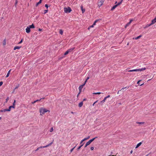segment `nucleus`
Listing matches in <instances>:
<instances>
[{
	"instance_id": "nucleus-26",
	"label": "nucleus",
	"mask_w": 156,
	"mask_h": 156,
	"mask_svg": "<svg viewBox=\"0 0 156 156\" xmlns=\"http://www.w3.org/2000/svg\"><path fill=\"white\" fill-rule=\"evenodd\" d=\"M41 1H40L38 2L37 4H36V6L37 7L38 6V5L40 4H41Z\"/></svg>"
},
{
	"instance_id": "nucleus-64",
	"label": "nucleus",
	"mask_w": 156,
	"mask_h": 156,
	"mask_svg": "<svg viewBox=\"0 0 156 156\" xmlns=\"http://www.w3.org/2000/svg\"><path fill=\"white\" fill-rule=\"evenodd\" d=\"M120 91V90H119V91H118V92H117V94H119V92Z\"/></svg>"
},
{
	"instance_id": "nucleus-16",
	"label": "nucleus",
	"mask_w": 156,
	"mask_h": 156,
	"mask_svg": "<svg viewBox=\"0 0 156 156\" xmlns=\"http://www.w3.org/2000/svg\"><path fill=\"white\" fill-rule=\"evenodd\" d=\"M21 47H19V46H16L14 48V50H16V49H19Z\"/></svg>"
},
{
	"instance_id": "nucleus-10",
	"label": "nucleus",
	"mask_w": 156,
	"mask_h": 156,
	"mask_svg": "<svg viewBox=\"0 0 156 156\" xmlns=\"http://www.w3.org/2000/svg\"><path fill=\"white\" fill-rule=\"evenodd\" d=\"M28 27L30 28H35V27L34 24H32L31 25H29Z\"/></svg>"
},
{
	"instance_id": "nucleus-18",
	"label": "nucleus",
	"mask_w": 156,
	"mask_h": 156,
	"mask_svg": "<svg viewBox=\"0 0 156 156\" xmlns=\"http://www.w3.org/2000/svg\"><path fill=\"white\" fill-rule=\"evenodd\" d=\"M117 6V5H116L114 6L112 8L111 10H113Z\"/></svg>"
},
{
	"instance_id": "nucleus-54",
	"label": "nucleus",
	"mask_w": 156,
	"mask_h": 156,
	"mask_svg": "<svg viewBox=\"0 0 156 156\" xmlns=\"http://www.w3.org/2000/svg\"><path fill=\"white\" fill-rule=\"evenodd\" d=\"M110 97V96L109 95H108V96H107V97H105V98H106L107 99V98H109V97Z\"/></svg>"
},
{
	"instance_id": "nucleus-53",
	"label": "nucleus",
	"mask_w": 156,
	"mask_h": 156,
	"mask_svg": "<svg viewBox=\"0 0 156 156\" xmlns=\"http://www.w3.org/2000/svg\"><path fill=\"white\" fill-rule=\"evenodd\" d=\"M38 30L39 31H42V29H41L40 28H39Z\"/></svg>"
},
{
	"instance_id": "nucleus-2",
	"label": "nucleus",
	"mask_w": 156,
	"mask_h": 156,
	"mask_svg": "<svg viewBox=\"0 0 156 156\" xmlns=\"http://www.w3.org/2000/svg\"><path fill=\"white\" fill-rule=\"evenodd\" d=\"M146 68H143L142 69H135L129 70L128 71L129 72H137V71H143L146 69Z\"/></svg>"
},
{
	"instance_id": "nucleus-40",
	"label": "nucleus",
	"mask_w": 156,
	"mask_h": 156,
	"mask_svg": "<svg viewBox=\"0 0 156 156\" xmlns=\"http://www.w3.org/2000/svg\"><path fill=\"white\" fill-rule=\"evenodd\" d=\"M16 102V100H14V102L13 103L12 105H15Z\"/></svg>"
},
{
	"instance_id": "nucleus-23",
	"label": "nucleus",
	"mask_w": 156,
	"mask_h": 156,
	"mask_svg": "<svg viewBox=\"0 0 156 156\" xmlns=\"http://www.w3.org/2000/svg\"><path fill=\"white\" fill-rule=\"evenodd\" d=\"M141 37H142V35H140L137 37H136L135 38V39L136 40L138 39H139V38H140Z\"/></svg>"
},
{
	"instance_id": "nucleus-45",
	"label": "nucleus",
	"mask_w": 156,
	"mask_h": 156,
	"mask_svg": "<svg viewBox=\"0 0 156 156\" xmlns=\"http://www.w3.org/2000/svg\"><path fill=\"white\" fill-rule=\"evenodd\" d=\"M81 92V91H80L79 92V93L77 95V97L78 98V96H79V94H80V93Z\"/></svg>"
},
{
	"instance_id": "nucleus-8",
	"label": "nucleus",
	"mask_w": 156,
	"mask_h": 156,
	"mask_svg": "<svg viewBox=\"0 0 156 156\" xmlns=\"http://www.w3.org/2000/svg\"><path fill=\"white\" fill-rule=\"evenodd\" d=\"M52 143H53V142H52L45 146H43V148H45V147H48L51 146L52 144Z\"/></svg>"
},
{
	"instance_id": "nucleus-58",
	"label": "nucleus",
	"mask_w": 156,
	"mask_h": 156,
	"mask_svg": "<svg viewBox=\"0 0 156 156\" xmlns=\"http://www.w3.org/2000/svg\"><path fill=\"white\" fill-rule=\"evenodd\" d=\"M106 124H107V123H103V124H102V126H104Z\"/></svg>"
},
{
	"instance_id": "nucleus-55",
	"label": "nucleus",
	"mask_w": 156,
	"mask_h": 156,
	"mask_svg": "<svg viewBox=\"0 0 156 156\" xmlns=\"http://www.w3.org/2000/svg\"><path fill=\"white\" fill-rule=\"evenodd\" d=\"M89 142L91 143L92 142V141L91 139L89 141Z\"/></svg>"
},
{
	"instance_id": "nucleus-14",
	"label": "nucleus",
	"mask_w": 156,
	"mask_h": 156,
	"mask_svg": "<svg viewBox=\"0 0 156 156\" xmlns=\"http://www.w3.org/2000/svg\"><path fill=\"white\" fill-rule=\"evenodd\" d=\"M41 99H42V98H41L39 100H36V101H35L34 102H32V104H34L35 103H36V102H37V101H40L41 100Z\"/></svg>"
},
{
	"instance_id": "nucleus-35",
	"label": "nucleus",
	"mask_w": 156,
	"mask_h": 156,
	"mask_svg": "<svg viewBox=\"0 0 156 156\" xmlns=\"http://www.w3.org/2000/svg\"><path fill=\"white\" fill-rule=\"evenodd\" d=\"M122 3V2H119L117 4H116V5H117V6L120 5L121 3Z\"/></svg>"
},
{
	"instance_id": "nucleus-50",
	"label": "nucleus",
	"mask_w": 156,
	"mask_h": 156,
	"mask_svg": "<svg viewBox=\"0 0 156 156\" xmlns=\"http://www.w3.org/2000/svg\"><path fill=\"white\" fill-rule=\"evenodd\" d=\"M45 7L47 8V9L48 8V6L47 4L45 5Z\"/></svg>"
},
{
	"instance_id": "nucleus-19",
	"label": "nucleus",
	"mask_w": 156,
	"mask_h": 156,
	"mask_svg": "<svg viewBox=\"0 0 156 156\" xmlns=\"http://www.w3.org/2000/svg\"><path fill=\"white\" fill-rule=\"evenodd\" d=\"M142 143L141 142H140L139 143H138L136 147V148H138L139 147L141 144Z\"/></svg>"
},
{
	"instance_id": "nucleus-41",
	"label": "nucleus",
	"mask_w": 156,
	"mask_h": 156,
	"mask_svg": "<svg viewBox=\"0 0 156 156\" xmlns=\"http://www.w3.org/2000/svg\"><path fill=\"white\" fill-rule=\"evenodd\" d=\"M97 137H95L94 138L92 139L91 140H92V141H93L95 139L97 138Z\"/></svg>"
},
{
	"instance_id": "nucleus-20",
	"label": "nucleus",
	"mask_w": 156,
	"mask_h": 156,
	"mask_svg": "<svg viewBox=\"0 0 156 156\" xmlns=\"http://www.w3.org/2000/svg\"><path fill=\"white\" fill-rule=\"evenodd\" d=\"M43 146H41V147H38V148H37L35 150V151H38V150H39V149H41V148H43Z\"/></svg>"
},
{
	"instance_id": "nucleus-47",
	"label": "nucleus",
	"mask_w": 156,
	"mask_h": 156,
	"mask_svg": "<svg viewBox=\"0 0 156 156\" xmlns=\"http://www.w3.org/2000/svg\"><path fill=\"white\" fill-rule=\"evenodd\" d=\"M98 101H95V102L93 103V106H94V104H95V103H96L98 102Z\"/></svg>"
},
{
	"instance_id": "nucleus-63",
	"label": "nucleus",
	"mask_w": 156,
	"mask_h": 156,
	"mask_svg": "<svg viewBox=\"0 0 156 156\" xmlns=\"http://www.w3.org/2000/svg\"><path fill=\"white\" fill-rule=\"evenodd\" d=\"M86 98H84V99H83V101H86Z\"/></svg>"
},
{
	"instance_id": "nucleus-27",
	"label": "nucleus",
	"mask_w": 156,
	"mask_h": 156,
	"mask_svg": "<svg viewBox=\"0 0 156 156\" xmlns=\"http://www.w3.org/2000/svg\"><path fill=\"white\" fill-rule=\"evenodd\" d=\"M12 108V107H11V106H10L9 107V109H7L8 111H10Z\"/></svg>"
},
{
	"instance_id": "nucleus-3",
	"label": "nucleus",
	"mask_w": 156,
	"mask_h": 156,
	"mask_svg": "<svg viewBox=\"0 0 156 156\" xmlns=\"http://www.w3.org/2000/svg\"><path fill=\"white\" fill-rule=\"evenodd\" d=\"M64 11L66 13H69L71 11V9L70 7L65 8H64Z\"/></svg>"
},
{
	"instance_id": "nucleus-12",
	"label": "nucleus",
	"mask_w": 156,
	"mask_h": 156,
	"mask_svg": "<svg viewBox=\"0 0 156 156\" xmlns=\"http://www.w3.org/2000/svg\"><path fill=\"white\" fill-rule=\"evenodd\" d=\"M83 101L80 102L78 106L79 107H81L83 105Z\"/></svg>"
},
{
	"instance_id": "nucleus-25",
	"label": "nucleus",
	"mask_w": 156,
	"mask_h": 156,
	"mask_svg": "<svg viewBox=\"0 0 156 156\" xmlns=\"http://www.w3.org/2000/svg\"><path fill=\"white\" fill-rule=\"evenodd\" d=\"M3 44L4 46H5V45H6V41H5V39L3 41Z\"/></svg>"
},
{
	"instance_id": "nucleus-46",
	"label": "nucleus",
	"mask_w": 156,
	"mask_h": 156,
	"mask_svg": "<svg viewBox=\"0 0 156 156\" xmlns=\"http://www.w3.org/2000/svg\"><path fill=\"white\" fill-rule=\"evenodd\" d=\"M9 100V97H8L6 99V102H7Z\"/></svg>"
},
{
	"instance_id": "nucleus-31",
	"label": "nucleus",
	"mask_w": 156,
	"mask_h": 156,
	"mask_svg": "<svg viewBox=\"0 0 156 156\" xmlns=\"http://www.w3.org/2000/svg\"><path fill=\"white\" fill-rule=\"evenodd\" d=\"M69 53V52L68 51V50H67L65 52V53H64V55H67Z\"/></svg>"
},
{
	"instance_id": "nucleus-13",
	"label": "nucleus",
	"mask_w": 156,
	"mask_h": 156,
	"mask_svg": "<svg viewBox=\"0 0 156 156\" xmlns=\"http://www.w3.org/2000/svg\"><path fill=\"white\" fill-rule=\"evenodd\" d=\"M80 8H81V9L82 11V13H84V12L85 11V9L83 8V6L82 5H81V6Z\"/></svg>"
},
{
	"instance_id": "nucleus-61",
	"label": "nucleus",
	"mask_w": 156,
	"mask_h": 156,
	"mask_svg": "<svg viewBox=\"0 0 156 156\" xmlns=\"http://www.w3.org/2000/svg\"><path fill=\"white\" fill-rule=\"evenodd\" d=\"M141 81V80H139V81H138L137 82V83L138 84H139V82Z\"/></svg>"
},
{
	"instance_id": "nucleus-29",
	"label": "nucleus",
	"mask_w": 156,
	"mask_h": 156,
	"mask_svg": "<svg viewBox=\"0 0 156 156\" xmlns=\"http://www.w3.org/2000/svg\"><path fill=\"white\" fill-rule=\"evenodd\" d=\"M136 123L140 124H143L144 123V122H137Z\"/></svg>"
},
{
	"instance_id": "nucleus-11",
	"label": "nucleus",
	"mask_w": 156,
	"mask_h": 156,
	"mask_svg": "<svg viewBox=\"0 0 156 156\" xmlns=\"http://www.w3.org/2000/svg\"><path fill=\"white\" fill-rule=\"evenodd\" d=\"M75 48L74 47V48H70V49H69L68 50H67L69 52H71L73 50L75 49Z\"/></svg>"
},
{
	"instance_id": "nucleus-44",
	"label": "nucleus",
	"mask_w": 156,
	"mask_h": 156,
	"mask_svg": "<svg viewBox=\"0 0 156 156\" xmlns=\"http://www.w3.org/2000/svg\"><path fill=\"white\" fill-rule=\"evenodd\" d=\"M3 83L2 81L0 82V86L2 85Z\"/></svg>"
},
{
	"instance_id": "nucleus-9",
	"label": "nucleus",
	"mask_w": 156,
	"mask_h": 156,
	"mask_svg": "<svg viewBox=\"0 0 156 156\" xmlns=\"http://www.w3.org/2000/svg\"><path fill=\"white\" fill-rule=\"evenodd\" d=\"M84 85V84H83V85H81L79 87V90L80 91H81V90L82 89V88H83V86Z\"/></svg>"
},
{
	"instance_id": "nucleus-49",
	"label": "nucleus",
	"mask_w": 156,
	"mask_h": 156,
	"mask_svg": "<svg viewBox=\"0 0 156 156\" xmlns=\"http://www.w3.org/2000/svg\"><path fill=\"white\" fill-rule=\"evenodd\" d=\"M15 105H12L11 106V107H12V108H15Z\"/></svg>"
},
{
	"instance_id": "nucleus-36",
	"label": "nucleus",
	"mask_w": 156,
	"mask_h": 156,
	"mask_svg": "<svg viewBox=\"0 0 156 156\" xmlns=\"http://www.w3.org/2000/svg\"><path fill=\"white\" fill-rule=\"evenodd\" d=\"M90 144V143L88 141L86 143V144L87 145H89Z\"/></svg>"
},
{
	"instance_id": "nucleus-52",
	"label": "nucleus",
	"mask_w": 156,
	"mask_h": 156,
	"mask_svg": "<svg viewBox=\"0 0 156 156\" xmlns=\"http://www.w3.org/2000/svg\"><path fill=\"white\" fill-rule=\"evenodd\" d=\"M89 78H90L89 76H88V77H87L86 80L87 81Z\"/></svg>"
},
{
	"instance_id": "nucleus-62",
	"label": "nucleus",
	"mask_w": 156,
	"mask_h": 156,
	"mask_svg": "<svg viewBox=\"0 0 156 156\" xmlns=\"http://www.w3.org/2000/svg\"><path fill=\"white\" fill-rule=\"evenodd\" d=\"M87 81L86 80L85 82H84V83L83 84H84V85H85V84H86V82H87Z\"/></svg>"
},
{
	"instance_id": "nucleus-6",
	"label": "nucleus",
	"mask_w": 156,
	"mask_h": 156,
	"mask_svg": "<svg viewBox=\"0 0 156 156\" xmlns=\"http://www.w3.org/2000/svg\"><path fill=\"white\" fill-rule=\"evenodd\" d=\"M133 20L132 19H130L129 22L127 23L125 25V28H126L127 27L129 26V25H130V24H131V22L133 21Z\"/></svg>"
},
{
	"instance_id": "nucleus-51",
	"label": "nucleus",
	"mask_w": 156,
	"mask_h": 156,
	"mask_svg": "<svg viewBox=\"0 0 156 156\" xmlns=\"http://www.w3.org/2000/svg\"><path fill=\"white\" fill-rule=\"evenodd\" d=\"M94 149V148L93 147H91L90 148V149L91 150H93Z\"/></svg>"
},
{
	"instance_id": "nucleus-34",
	"label": "nucleus",
	"mask_w": 156,
	"mask_h": 156,
	"mask_svg": "<svg viewBox=\"0 0 156 156\" xmlns=\"http://www.w3.org/2000/svg\"><path fill=\"white\" fill-rule=\"evenodd\" d=\"M98 20H95L93 24V25L94 26L95 25L96 22L98 21Z\"/></svg>"
},
{
	"instance_id": "nucleus-1",
	"label": "nucleus",
	"mask_w": 156,
	"mask_h": 156,
	"mask_svg": "<svg viewBox=\"0 0 156 156\" xmlns=\"http://www.w3.org/2000/svg\"><path fill=\"white\" fill-rule=\"evenodd\" d=\"M39 112H40V115H44V113L47 112H50V111L47 110L46 108H41L39 109Z\"/></svg>"
},
{
	"instance_id": "nucleus-21",
	"label": "nucleus",
	"mask_w": 156,
	"mask_h": 156,
	"mask_svg": "<svg viewBox=\"0 0 156 156\" xmlns=\"http://www.w3.org/2000/svg\"><path fill=\"white\" fill-rule=\"evenodd\" d=\"M59 33V34L62 35L63 34V31L62 29L60 30Z\"/></svg>"
},
{
	"instance_id": "nucleus-17",
	"label": "nucleus",
	"mask_w": 156,
	"mask_h": 156,
	"mask_svg": "<svg viewBox=\"0 0 156 156\" xmlns=\"http://www.w3.org/2000/svg\"><path fill=\"white\" fill-rule=\"evenodd\" d=\"M0 111L1 112H5L6 111H8V110H7V109H5L3 110H1Z\"/></svg>"
},
{
	"instance_id": "nucleus-48",
	"label": "nucleus",
	"mask_w": 156,
	"mask_h": 156,
	"mask_svg": "<svg viewBox=\"0 0 156 156\" xmlns=\"http://www.w3.org/2000/svg\"><path fill=\"white\" fill-rule=\"evenodd\" d=\"M15 105H12L11 106V107H12V108H15Z\"/></svg>"
},
{
	"instance_id": "nucleus-7",
	"label": "nucleus",
	"mask_w": 156,
	"mask_h": 156,
	"mask_svg": "<svg viewBox=\"0 0 156 156\" xmlns=\"http://www.w3.org/2000/svg\"><path fill=\"white\" fill-rule=\"evenodd\" d=\"M26 31L27 33H29L30 31V28L28 27L26 29Z\"/></svg>"
},
{
	"instance_id": "nucleus-42",
	"label": "nucleus",
	"mask_w": 156,
	"mask_h": 156,
	"mask_svg": "<svg viewBox=\"0 0 156 156\" xmlns=\"http://www.w3.org/2000/svg\"><path fill=\"white\" fill-rule=\"evenodd\" d=\"M84 141V140H83V139L81 141V142H80V144H82V143H83V141Z\"/></svg>"
},
{
	"instance_id": "nucleus-57",
	"label": "nucleus",
	"mask_w": 156,
	"mask_h": 156,
	"mask_svg": "<svg viewBox=\"0 0 156 156\" xmlns=\"http://www.w3.org/2000/svg\"><path fill=\"white\" fill-rule=\"evenodd\" d=\"M84 144V143H83L82 144H81V145L80 146V147H82L83 145Z\"/></svg>"
},
{
	"instance_id": "nucleus-56",
	"label": "nucleus",
	"mask_w": 156,
	"mask_h": 156,
	"mask_svg": "<svg viewBox=\"0 0 156 156\" xmlns=\"http://www.w3.org/2000/svg\"><path fill=\"white\" fill-rule=\"evenodd\" d=\"M89 142L91 143L92 142V141L91 139L89 141Z\"/></svg>"
},
{
	"instance_id": "nucleus-15",
	"label": "nucleus",
	"mask_w": 156,
	"mask_h": 156,
	"mask_svg": "<svg viewBox=\"0 0 156 156\" xmlns=\"http://www.w3.org/2000/svg\"><path fill=\"white\" fill-rule=\"evenodd\" d=\"M11 70V69H10L8 72L7 73V74L6 75L5 77H8L9 76V74H10V71Z\"/></svg>"
},
{
	"instance_id": "nucleus-22",
	"label": "nucleus",
	"mask_w": 156,
	"mask_h": 156,
	"mask_svg": "<svg viewBox=\"0 0 156 156\" xmlns=\"http://www.w3.org/2000/svg\"><path fill=\"white\" fill-rule=\"evenodd\" d=\"M103 94V93H101V92L93 93V94Z\"/></svg>"
},
{
	"instance_id": "nucleus-60",
	"label": "nucleus",
	"mask_w": 156,
	"mask_h": 156,
	"mask_svg": "<svg viewBox=\"0 0 156 156\" xmlns=\"http://www.w3.org/2000/svg\"><path fill=\"white\" fill-rule=\"evenodd\" d=\"M81 148V147L79 146L77 148V150H79L80 148Z\"/></svg>"
},
{
	"instance_id": "nucleus-38",
	"label": "nucleus",
	"mask_w": 156,
	"mask_h": 156,
	"mask_svg": "<svg viewBox=\"0 0 156 156\" xmlns=\"http://www.w3.org/2000/svg\"><path fill=\"white\" fill-rule=\"evenodd\" d=\"M19 87V85H17V86H16V87L14 89V91L15 90H16V89L18 88Z\"/></svg>"
},
{
	"instance_id": "nucleus-4",
	"label": "nucleus",
	"mask_w": 156,
	"mask_h": 156,
	"mask_svg": "<svg viewBox=\"0 0 156 156\" xmlns=\"http://www.w3.org/2000/svg\"><path fill=\"white\" fill-rule=\"evenodd\" d=\"M104 0H99L98 2V5L99 7L101 6L103 3Z\"/></svg>"
},
{
	"instance_id": "nucleus-33",
	"label": "nucleus",
	"mask_w": 156,
	"mask_h": 156,
	"mask_svg": "<svg viewBox=\"0 0 156 156\" xmlns=\"http://www.w3.org/2000/svg\"><path fill=\"white\" fill-rule=\"evenodd\" d=\"M75 147L76 146H75L73 148L71 149V150H70V152L71 153L73 151L74 149L75 148Z\"/></svg>"
},
{
	"instance_id": "nucleus-39",
	"label": "nucleus",
	"mask_w": 156,
	"mask_h": 156,
	"mask_svg": "<svg viewBox=\"0 0 156 156\" xmlns=\"http://www.w3.org/2000/svg\"><path fill=\"white\" fill-rule=\"evenodd\" d=\"M94 26V25H93V24L92 25L90 26V27H88V29H89L90 28L93 27Z\"/></svg>"
},
{
	"instance_id": "nucleus-37",
	"label": "nucleus",
	"mask_w": 156,
	"mask_h": 156,
	"mask_svg": "<svg viewBox=\"0 0 156 156\" xmlns=\"http://www.w3.org/2000/svg\"><path fill=\"white\" fill-rule=\"evenodd\" d=\"M53 130V127H51L50 129V132H52Z\"/></svg>"
},
{
	"instance_id": "nucleus-59",
	"label": "nucleus",
	"mask_w": 156,
	"mask_h": 156,
	"mask_svg": "<svg viewBox=\"0 0 156 156\" xmlns=\"http://www.w3.org/2000/svg\"><path fill=\"white\" fill-rule=\"evenodd\" d=\"M17 1L16 0V2L15 3V5L16 6V4H17Z\"/></svg>"
},
{
	"instance_id": "nucleus-32",
	"label": "nucleus",
	"mask_w": 156,
	"mask_h": 156,
	"mask_svg": "<svg viewBox=\"0 0 156 156\" xmlns=\"http://www.w3.org/2000/svg\"><path fill=\"white\" fill-rule=\"evenodd\" d=\"M129 88V87H123V88H122V89H121V90H124L125 88H127V89H128V88Z\"/></svg>"
},
{
	"instance_id": "nucleus-30",
	"label": "nucleus",
	"mask_w": 156,
	"mask_h": 156,
	"mask_svg": "<svg viewBox=\"0 0 156 156\" xmlns=\"http://www.w3.org/2000/svg\"><path fill=\"white\" fill-rule=\"evenodd\" d=\"M90 136H88L87 137H86V138H84L83 139V140H84V141H85V140H87L88 139L90 138Z\"/></svg>"
},
{
	"instance_id": "nucleus-24",
	"label": "nucleus",
	"mask_w": 156,
	"mask_h": 156,
	"mask_svg": "<svg viewBox=\"0 0 156 156\" xmlns=\"http://www.w3.org/2000/svg\"><path fill=\"white\" fill-rule=\"evenodd\" d=\"M106 98L105 97L104 98V99L101 102V103H103L105 102V100H106Z\"/></svg>"
},
{
	"instance_id": "nucleus-43",
	"label": "nucleus",
	"mask_w": 156,
	"mask_h": 156,
	"mask_svg": "<svg viewBox=\"0 0 156 156\" xmlns=\"http://www.w3.org/2000/svg\"><path fill=\"white\" fill-rule=\"evenodd\" d=\"M23 39H22V40H21V41L18 43L19 44H21L22 42H23Z\"/></svg>"
},
{
	"instance_id": "nucleus-5",
	"label": "nucleus",
	"mask_w": 156,
	"mask_h": 156,
	"mask_svg": "<svg viewBox=\"0 0 156 156\" xmlns=\"http://www.w3.org/2000/svg\"><path fill=\"white\" fill-rule=\"evenodd\" d=\"M156 22V19H155V18H154V19L153 20L151 21V23L149 24V25H148V26H150L152 25V24H154Z\"/></svg>"
},
{
	"instance_id": "nucleus-28",
	"label": "nucleus",
	"mask_w": 156,
	"mask_h": 156,
	"mask_svg": "<svg viewBox=\"0 0 156 156\" xmlns=\"http://www.w3.org/2000/svg\"><path fill=\"white\" fill-rule=\"evenodd\" d=\"M48 10H44V14H45L47 13L48 12Z\"/></svg>"
}]
</instances>
